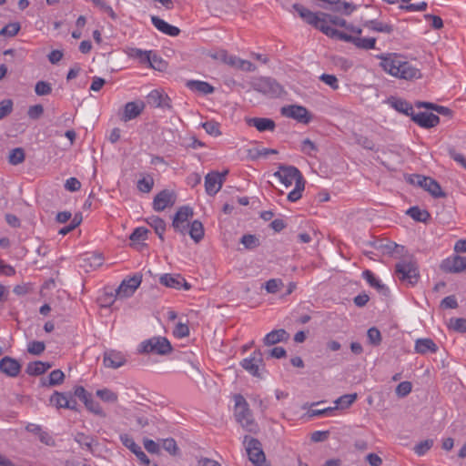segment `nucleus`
I'll return each instance as SVG.
<instances>
[{"mask_svg":"<svg viewBox=\"0 0 466 466\" xmlns=\"http://www.w3.org/2000/svg\"><path fill=\"white\" fill-rule=\"evenodd\" d=\"M176 196L172 191L164 189L156 195L153 200V208L156 211H163L166 208L175 203Z\"/></svg>","mask_w":466,"mask_h":466,"instance_id":"18","label":"nucleus"},{"mask_svg":"<svg viewBox=\"0 0 466 466\" xmlns=\"http://www.w3.org/2000/svg\"><path fill=\"white\" fill-rule=\"evenodd\" d=\"M441 268L445 272L459 273L466 269V257L454 256L442 261Z\"/></svg>","mask_w":466,"mask_h":466,"instance_id":"21","label":"nucleus"},{"mask_svg":"<svg viewBox=\"0 0 466 466\" xmlns=\"http://www.w3.org/2000/svg\"><path fill=\"white\" fill-rule=\"evenodd\" d=\"M319 27H320V32L325 34L327 36H329L330 38H335V39L342 40L345 42H349V43H351L354 45L356 36L348 35L344 32H340L335 28L331 27L330 25H319Z\"/></svg>","mask_w":466,"mask_h":466,"instance_id":"26","label":"nucleus"},{"mask_svg":"<svg viewBox=\"0 0 466 466\" xmlns=\"http://www.w3.org/2000/svg\"><path fill=\"white\" fill-rule=\"evenodd\" d=\"M151 22L154 25V26L160 31L161 33L170 35V36H177L180 33V29L175 25H169L163 19L159 18L158 16L152 15L151 16Z\"/></svg>","mask_w":466,"mask_h":466,"instance_id":"24","label":"nucleus"},{"mask_svg":"<svg viewBox=\"0 0 466 466\" xmlns=\"http://www.w3.org/2000/svg\"><path fill=\"white\" fill-rule=\"evenodd\" d=\"M355 142L368 150H375V143L366 136L354 134Z\"/></svg>","mask_w":466,"mask_h":466,"instance_id":"48","label":"nucleus"},{"mask_svg":"<svg viewBox=\"0 0 466 466\" xmlns=\"http://www.w3.org/2000/svg\"><path fill=\"white\" fill-rule=\"evenodd\" d=\"M362 277L370 284V287L376 289L379 292L383 295H387L389 292L388 288L382 284L370 269H366L362 272Z\"/></svg>","mask_w":466,"mask_h":466,"instance_id":"31","label":"nucleus"},{"mask_svg":"<svg viewBox=\"0 0 466 466\" xmlns=\"http://www.w3.org/2000/svg\"><path fill=\"white\" fill-rule=\"evenodd\" d=\"M450 327L461 333L466 332V319L464 318H454L451 319Z\"/></svg>","mask_w":466,"mask_h":466,"instance_id":"56","label":"nucleus"},{"mask_svg":"<svg viewBox=\"0 0 466 466\" xmlns=\"http://www.w3.org/2000/svg\"><path fill=\"white\" fill-rule=\"evenodd\" d=\"M149 60H147V64H148L152 68L164 71L167 68V62L155 52L151 51L148 56Z\"/></svg>","mask_w":466,"mask_h":466,"instance_id":"39","label":"nucleus"},{"mask_svg":"<svg viewBox=\"0 0 466 466\" xmlns=\"http://www.w3.org/2000/svg\"><path fill=\"white\" fill-rule=\"evenodd\" d=\"M398 279L410 286H414L420 278L419 268L413 258H404L395 265Z\"/></svg>","mask_w":466,"mask_h":466,"instance_id":"4","label":"nucleus"},{"mask_svg":"<svg viewBox=\"0 0 466 466\" xmlns=\"http://www.w3.org/2000/svg\"><path fill=\"white\" fill-rule=\"evenodd\" d=\"M103 256L98 253L86 254L83 258V264L81 267L85 268L86 271L88 268L96 269L102 266L103 264Z\"/></svg>","mask_w":466,"mask_h":466,"instance_id":"30","label":"nucleus"},{"mask_svg":"<svg viewBox=\"0 0 466 466\" xmlns=\"http://www.w3.org/2000/svg\"><path fill=\"white\" fill-rule=\"evenodd\" d=\"M22 366L12 357L5 356L0 360V371L8 377L15 378L19 375Z\"/></svg>","mask_w":466,"mask_h":466,"instance_id":"19","label":"nucleus"},{"mask_svg":"<svg viewBox=\"0 0 466 466\" xmlns=\"http://www.w3.org/2000/svg\"><path fill=\"white\" fill-rule=\"evenodd\" d=\"M86 408L92 413L98 415L100 417H106V413L104 412L100 404L96 401L92 396L87 399L86 401L84 402Z\"/></svg>","mask_w":466,"mask_h":466,"instance_id":"46","label":"nucleus"},{"mask_svg":"<svg viewBox=\"0 0 466 466\" xmlns=\"http://www.w3.org/2000/svg\"><path fill=\"white\" fill-rule=\"evenodd\" d=\"M305 188V179L299 178L297 181V185H295V188L290 191L288 195V200L290 202H296L302 197V192Z\"/></svg>","mask_w":466,"mask_h":466,"instance_id":"40","label":"nucleus"},{"mask_svg":"<svg viewBox=\"0 0 466 466\" xmlns=\"http://www.w3.org/2000/svg\"><path fill=\"white\" fill-rule=\"evenodd\" d=\"M187 230L190 238L197 243L204 238V227L199 220H194L189 224Z\"/></svg>","mask_w":466,"mask_h":466,"instance_id":"36","label":"nucleus"},{"mask_svg":"<svg viewBox=\"0 0 466 466\" xmlns=\"http://www.w3.org/2000/svg\"><path fill=\"white\" fill-rule=\"evenodd\" d=\"M367 336H368V339L370 344L375 345V346H378L380 344L381 334H380V331L377 328L372 327V328L369 329L368 332H367Z\"/></svg>","mask_w":466,"mask_h":466,"instance_id":"58","label":"nucleus"},{"mask_svg":"<svg viewBox=\"0 0 466 466\" xmlns=\"http://www.w3.org/2000/svg\"><path fill=\"white\" fill-rule=\"evenodd\" d=\"M65 379V374L61 370H54L51 371L48 377V385L56 386L63 383Z\"/></svg>","mask_w":466,"mask_h":466,"instance_id":"52","label":"nucleus"},{"mask_svg":"<svg viewBox=\"0 0 466 466\" xmlns=\"http://www.w3.org/2000/svg\"><path fill=\"white\" fill-rule=\"evenodd\" d=\"M13 110V101L11 99H5L0 102V120L5 116L11 114Z\"/></svg>","mask_w":466,"mask_h":466,"instance_id":"63","label":"nucleus"},{"mask_svg":"<svg viewBox=\"0 0 466 466\" xmlns=\"http://www.w3.org/2000/svg\"><path fill=\"white\" fill-rule=\"evenodd\" d=\"M172 346L170 342L164 337H153L143 341L140 345V352L156 353L166 355L171 352Z\"/></svg>","mask_w":466,"mask_h":466,"instance_id":"6","label":"nucleus"},{"mask_svg":"<svg viewBox=\"0 0 466 466\" xmlns=\"http://www.w3.org/2000/svg\"><path fill=\"white\" fill-rule=\"evenodd\" d=\"M411 120L423 128H431L440 123V117L433 113L413 112Z\"/></svg>","mask_w":466,"mask_h":466,"instance_id":"20","label":"nucleus"},{"mask_svg":"<svg viewBox=\"0 0 466 466\" xmlns=\"http://www.w3.org/2000/svg\"><path fill=\"white\" fill-rule=\"evenodd\" d=\"M228 171H212L205 177V189L208 196H215L221 188Z\"/></svg>","mask_w":466,"mask_h":466,"instance_id":"12","label":"nucleus"},{"mask_svg":"<svg viewBox=\"0 0 466 466\" xmlns=\"http://www.w3.org/2000/svg\"><path fill=\"white\" fill-rule=\"evenodd\" d=\"M376 38L356 36L354 46L360 49L369 50L375 48Z\"/></svg>","mask_w":466,"mask_h":466,"instance_id":"44","label":"nucleus"},{"mask_svg":"<svg viewBox=\"0 0 466 466\" xmlns=\"http://www.w3.org/2000/svg\"><path fill=\"white\" fill-rule=\"evenodd\" d=\"M406 213L412 219L418 222L426 223L431 218V214L429 213L428 210L421 209L417 206L410 207Z\"/></svg>","mask_w":466,"mask_h":466,"instance_id":"35","label":"nucleus"},{"mask_svg":"<svg viewBox=\"0 0 466 466\" xmlns=\"http://www.w3.org/2000/svg\"><path fill=\"white\" fill-rule=\"evenodd\" d=\"M437 344L431 339H418L415 341L414 350L417 353L425 355L429 352L435 353L438 350Z\"/></svg>","mask_w":466,"mask_h":466,"instance_id":"27","label":"nucleus"},{"mask_svg":"<svg viewBox=\"0 0 466 466\" xmlns=\"http://www.w3.org/2000/svg\"><path fill=\"white\" fill-rule=\"evenodd\" d=\"M433 446V441L431 439L422 441L415 445L414 451L419 456L424 455Z\"/></svg>","mask_w":466,"mask_h":466,"instance_id":"54","label":"nucleus"},{"mask_svg":"<svg viewBox=\"0 0 466 466\" xmlns=\"http://www.w3.org/2000/svg\"><path fill=\"white\" fill-rule=\"evenodd\" d=\"M46 349L43 341L34 340L28 344L27 351L33 355H40Z\"/></svg>","mask_w":466,"mask_h":466,"instance_id":"60","label":"nucleus"},{"mask_svg":"<svg viewBox=\"0 0 466 466\" xmlns=\"http://www.w3.org/2000/svg\"><path fill=\"white\" fill-rule=\"evenodd\" d=\"M274 177H277L287 187H290L293 182L297 185L299 178H304L301 172L296 167L282 164L279 166V170L274 173Z\"/></svg>","mask_w":466,"mask_h":466,"instance_id":"9","label":"nucleus"},{"mask_svg":"<svg viewBox=\"0 0 466 466\" xmlns=\"http://www.w3.org/2000/svg\"><path fill=\"white\" fill-rule=\"evenodd\" d=\"M357 393L342 395L335 400L336 408L347 409L357 400Z\"/></svg>","mask_w":466,"mask_h":466,"instance_id":"42","label":"nucleus"},{"mask_svg":"<svg viewBox=\"0 0 466 466\" xmlns=\"http://www.w3.org/2000/svg\"><path fill=\"white\" fill-rule=\"evenodd\" d=\"M409 181L412 185L422 187L434 198L446 197V193L441 190L440 184L430 177L414 174L410 177Z\"/></svg>","mask_w":466,"mask_h":466,"instance_id":"7","label":"nucleus"},{"mask_svg":"<svg viewBox=\"0 0 466 466\" xmlns=\"http://www.w3.org/2000/svg\"><path fill=\"white\" fill-rule=\"evenodd\" d=\"M75 441H76L81 447L86 448L88 451H93V443L95 439L91 436L86 435L84 432H77L74 436Z\"/></svg>","mask_w":466,"mask_h":466,"instance_id":"41","label":"nucleus"},{"mask_svg":"<svg viewBox=\"0 0 466 466\" xmlns=\"http://www.w3.org/2000/svg\"><path fill=\"white\" fill-rule=\"evenodd\" d=\"M389 104L398 112L404 114L405 116H412L414 109L410 103L408 101L401 99V98H396V97H390L389 98Z\"/></svg>","mask_w":466,"mask_h":466,"instance_id":"28","label":"nucleus"},{"mask_svg":"<svg viewBox=\"0 0 466 466\" xmlns=\"http://www.w3.org/2000/svg\"><path fill=\"white\" fill-rule=\"evenodd\" d=\"M51 367L52 365L48 362H43L40 360L33 361L28 363L26 367V373L31 376L42 375Z\"/></svg>","mask_w":466,"mask_h":466,"instance_id":"34","label":"nucleus"},{"mask_svg":"<svg viewBox=\"0 0 466 466\" xmlns=\"http://www.w3.org/2000/svg\"><path fill=\"white\" fill-rule=\"evenodd\" d=\"M148 232L146 228L139 227L131 233L129 238L132 242H140L147 239Z\"/></svg>","mask_w":466,"mask_h":466,"instance_id":"51","label":"nucleus"},{"mask_svg":"<svg viewBox=\"0 0 466 466\" xmlns=\"http://www.w3.org/2000/svg\"><path fill=\"white\" fill-rule=\"evenodd\" d=\"M280 113L286 117L297 120L299 123L309 124L311 119V114L302 106L289 105L281 107Z\"/></svg>","mask_w":466,"mask_h":466,"instance_id":"11","label":"nucleus"},{"mask_svg":"<svg viewBox=\"0 0 466 466\" xmlns=\"http://www.w3.org/2000/svg\"><path fill=\"white\" fill-rule=\"evenodd\" d=\"M380 66L390 75L405 80L419 79L422 76L419 68L396 54L380 56Z\"/></svg>","mask_w":466,"mask_h":466,"instance_id":"1","label":"nucleus"},{"mask_svg":"<svg viewBox=\"0 0 466 466\" xmlns=\"http://www.w3.org/2000/svg\"><path fill=\"white\" fill-rule=\"evenodd\" d=\"M126 361L125 356L119 351L108 350L104 354L103 362L106 368L117 369L123 366Z\"/></svg>","mask_w":466,"mask_h":466,"instance_id":"23","label":"nucleus"},{"mask_svg":"<svg viewBox=\"0 0 466 466\" xmlns=\"http://www.w3.org/2000/svg\"><path fill=\"white\" fill-rule=\"evenodd\" d=\"M142 281L141 275H134L132 278L124 279L116 290V297L128 298L131 297Z\"/></svg>","mask_w":466,"mask_h":466,"instance_id":"15","label":"nucleus"},{"mask_svg":"<svg viewBox=\"0 0 466 466\" xmlns=\"http://www.w3.org/2000/svg\"><path fill=\"white\" fill-rule=\"evenodd\" d=\"M249 127H256L259 132L274 131L276 127L275 122L270 118L266 117H252L247 119Z\"/></svg>","mask_w":466,"mask_h":466,"instance_id":"25","label":"nucleus"},{"mask_svg":"<svg viewBox=\"0 0 466 466\" xmlns=\"http://www.w3.org/2000/svg\"><path fill=\"white\" fill-rule=\"evenodd\" d=\"M162 447L171 455L178 454L179 449L176 441L173 438L165 439L162 441Z\"/></svg>","mask_w":466,"mask_h":466,"instance_id":"55","label":"nucleus"},{"mask_svg":"<svg viewBox=\"0 0 466 466\" xmlns=\"http://www.w3.org/2000/svg\"><path fill=\"white\" fill-rule=\"evenodd\" d=\"M240 365L252 376L260 378L259 370L264 367L262 352L259 350H255L249 358L244 359Z\"/></svg>","mask_w":466,"mask_h":466,"instance_id":"13","label":"nucleus"},{"mask_svg":"<svg viewBox=\"0 0 466 466\" xmlns=\"http://www.w3.org/2000/svg\"><path fill=\"white\" fill-rule=\"evenodd\" d=\"M186 86L192 91L208 95L214 92V87L208 82L199 80H188Z\"/></svg>","mask_w":466,"mask_h":466,"instance_id":"32","label":"nucleus"},{"mask_svg":"<svg viewBox=\"0 0 466 466\" xmlns=\"http://www.w3.org/2000/svg\"><path fill=\"white\" fill-rule=\"evenodd\" d=\"M243 442L246 445V451L248 455V459L253 464L261 466L266 462V457L262 450V445L258 439L245 436Z\"/></svg>","mask_w":466,"mask_h":466,"instance_id":"8","label":"nucleus"},{"mask_svg":"<svg viewBox=\"0 0 466 466\" xmlns=\"http://www.w3.org/2000/svg\"><path fill=\"white\" fill-rule=\"evenodd\" d=\"M194 215L192 208L188 206H183L178 208L177 213L174 216L172 221V227L175 231L186 235L188 228V219L191 218Z\"/></svg>","mask_w":466,"mask_h":466,"instance_id":"10","label":"nucleus"},{"mask_svg":"<svg viewBox=\"0 0 466 466\" xmlns=\"http://www.w3.org/2000/svg\"><path fill=\"white\" fill-rule=\"evenodd\" d=\"M412 390V385L410 381H402L396 387V394L400 397H406L410 393Z\"/></svg>","mask_w":466,"mask_h":466,"instance_id":"61","label":"nucleus"},{"mask_svg":"<svg viewBox=\"0 0 466 466\" xmlns=\"http://www.w3.org/2000/svg\"><path fill=\"white\" fill-rule=\"evenodd\" d=\"M235 408L234 416L236 420L248 431H256L258 426L252 418L251 410L248 403L241 394L234 396Z\"/></svg>","mask_w":466,"mask_h":466,"instance_id":"3","label":"nucleus"},{"mask_svg":"<svg viewBox=\"0 0 466 466\" xmlns=\"http://www.w3.org/2000/svg\"><path fill=\"white\" fill-rule=\"evenodd\" d=\"M69 393L55 391L50 397V402L57 409L68 407Z\"/></svg>","mask_w":466,"mask_h":466,"instance_id":"38","label":"nucleus"},{"mask_svg":"<svg viewBox=\"0 0 466 466\" xmlns=\"http://www.w3.org/2000/svg\"><path fill=\"white\" fill-rule=\"evenodd\" d=\"M319 80L329 86L333 90H337L339 88V80L334 75L322 74L319 76Z\"/></svg>","mask_w":466,"mask_h":466,"instance_id":"62","label":"nucleus"},{"mask_svg":"<svg viewBox=\"0 0 466 466\" xmlns=\"http://www.w3.org/2000/svg\"><path fill=\"white\" fill-rule=\"evenodd\" d=\"M25 158V150L22 147H15L10 151L8 161L10 164L16 166L24 162Z\"/></svg>","mask_w":466,"mask_h":466,"instance_id":"43","label":"nucleus"},{"mask_svg":"<svg viewBox=\"0 0 466 466\" xmlns=\"http://www.w3.org/2000/svg\"><path fill=\"white\" fill-rule=\"evenodd\" d=\"M293 9L299 15V16L309 25L320 31L319 25H337L340 27L349 28L347 21L337 15H329L323 12L313 13L300 4H294Z\"/></svg>","mask_w":466,"mask_h":466,"instance_id":"2","label":"nucleus"},{"mask_svg":"<svg viewBox=\"0 0 466 466\" xmlns=\"http://www.w3.org/2000/svg\"><path fill=\"white\" fill-rule=\"evenodd\" d=\"M20 30L19 23H10L0 30V35L15 36Z\"/></svg>","mask_w":466,"mask_h":466,"instance_id":"57","label":"nucleus"},{"mask_svg":"<svg viewBox=\"0 0 466 466\" xmlns=\"http://www.w3.org/2000/svg\"><path fill=\"white\" fill-rule=\"evenodd\" d=\"M252 87L255 91L259 92L268 97H279L284 90L274 78L262 76L252 82Z\"/></svg>","mask_w":466,"mask_h":466,"instance_id":"5","label":"nucleus"},{"mask_svg":"<svg viewBox=\"0 0 466 466\" xmlns=\"http://www.w3.org/2000/svg\"><path fill=\"white\" fill-rule=\"evenodd\" d=\"M363 25L375 32H380L385 34H391L393 32L392 25L383 23L376 19L366 21L363 24Z\"/></svg>","mask_w":466,"mask_h":466,"instance_id":"33","label":"nucleus"},{"mask_svg":"<svg viewBox=\"0 0 466 466\" xmlns=\"http://www.w3.org/2000/svg\"><path fill=\"white\" fill-rule=\"evenodd\" d=\"M202 127L210 136L218 137L221 135L219 130V124L216 121H207L202 124Z\"/></svg>","mask_w":466,"mask_h":466,"instance_id":"53","label":"nucleus"},{"mask_svg":"<svg viewBox=\"0 0 466 466\" xmlns=\"http://www.w3.org/2000/svg\"><path fill=\"white\" fill-rule=\"evenodd\" d=\"M35 92L37 96H46L51 94L52 86L48 82L38 81L35 86Z\"/></svg>","mask_w":466,"mask_h":466,"instance_id":"59","label":"nucleus"},{"mask_svg":"<svg viewBox=\"0 0 466 466\" xmlns=\"http://www.w3.org/2000/svg\"><path fill=\"white\" fill-rule=\"evenodd\" d=\"M356 8L357 6L351 3L339 0L337 2V5L332 8V10L334 12H340L345 15H350L353 11L356 10Z\"/></svg>","mask_w":466,"mask_h":466,"instance_id":"45","label":"nucleus"},{"mask_svg":"<svg viewBox=\"0 0 466 466\" xmlns=\"http://www.w3.org/2000/svg\"><path fill=\"white\" fill-rule=\"evenodd\" d=\"M96 396L106 402H116L117 400V394L108 389L97 390Z\"/></svg>","mask_w":466,"mask_h":466,"instance_id":"50","label":"nucleus"},{"mask_svg":"<svg viewBox=\"0 0 466 466\" xmlns=\"http://www.w3.org/2000/svg\"><path fill=\"white\" fill-rule=\"evenodd\" d=\"M147 223L154 228L161 241H164V233L166 230V222L159 217L152 216Z\"/></svg>","mask_w":466,"mask_h":466,"instance_id":"37","label":"nucleus"},{"mask_svg":"<svg viewBox=\"0 0 466 466\" xmlns=\"http://www.w3.org/2000/svg\"><path fill=\"white\" fill-rule=\"evenodd\" d=\"M289 335L285 329H274V330L270 331L269 333H268L264 337L263 341H264L265 345L270 346V345L279 343L280 341L287 340L289 339Z\"/></svg>","mask_w":466,"mask_h":466,"instance_id":"29","label":"nucleus"},{"mask_svg":"<svg viewBox=\"0 0 466 466\" xmlns=\"http://www.w3.org/2000/svg\"><path fill=\"white\" fill-rule=\"evenodd\" d=\"M240 242L245 246L248 249H253L259 246V239L251 234L243 235Z\"/></svg>","mask_w":466,"mask_h":466,"instance_id":"49","label":"nucleus"},{"mask_svg":"<svg viewBox=\"0 0 466 466\" xmlns=\"http://www.w3.org/2000/svg\"><path fill=\"white\" fill-rule=\"evenodd\" d=\"M145 103L143 101L127 102L125 105L124 112L121 116V120L127 122L137 117L144 110Z\"/></svg>","mask_w":466,"mask_h":466,"instance_id":"22","label":"nucleus"},{"mask_svg":"<svg viewBox=\"0 0 466 466\" xmlns=\"http://www.w3.org/2000/svg\"><path fill=\"white\" fill-rule=\"evenodd\" d=\"M159 282L166 287L176 289H184L185 290H188L191 288L190 284L179 274H164L159 278Z\"/></svg>","mask_w":466,"mask_h":466,"instance_id":"17","label":"nucleus"},{"mask_svg":"<svg viewBox=\"0 0 466 466\" xmlns=\"http://www.w3.org/2000/svg\"><path fill=\"white\" fill-rule=\"evenodd\" d=\"M137 189L143 193H149L154 187V179L147 175L137 181Z\"/></svg>","mask_w":466,"mask_h":466,"instance_id":"47","label":"nucleus"},{"mask_svg":"<svg viewBox=\"0 0 466 466\" xmlns=\"http://www.w3.org/2000/svg\"><path fill=\"white\" fill-rule=\"evenodd\" d=\"M301 151L309 156H312L313 152L318 151V147L309 138H306L302 141Z\"/></svg>","mask_w":466,"mask_h":466,"instance_id":"64","label":"nucleus"},{"mask_svg":"<svg viewBox=\"0 0 466 466\" xmlns=\"http://www.w3.org/2000/svg\"><path fill=\"white\" fill-rule=\"evenodd\" d=\"M147 103L154 107H158L161 109H167V110L172 109L170 97L166 93H164L162 91H159L157 89L152 90L147 95Z\"/></svg>","mask_w":466,"mask_h":466,"instance_id":"16","label":"nucleus"},{"mask_svg":"<svg viewBox=\"0 0 466 466\" xmlns=\"http://www.w3.org/2000/svg\"><path fill=\"white\" fill-rule=\"evenodd\" d=\"M120 441L125 447L137 456L141 464L144 466H157L156 463L151 464L149 458L142 451L141 447L135 442L133 438L127 434H122L120 435Z\"/></svg>","mask_w":466,"mask_h":466,"instance_id":"14","label":"nucleus"}]
</instances>
